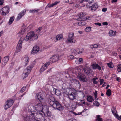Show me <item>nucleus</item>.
Listing matches in <instances>:
<instances>
[{"label":"nucleus","instance_id":"nucleus-1","mask_svg":"<svg viewBox=\"0 0 121 121\" xmlns=\"http://www.w3.org/2000/svg\"><path fill=\"white\" fill-rule=\"evenodd\" d=\"M28 108L29 110H31V112H33L38 117L39 115L41 116V114H42L43 110L46 109V105L40 103L35 104L33 106L31 104L29 106Z\"/></svg>","mask_w":121,"mask_h":121},{"label":"nucleus","instance_id":"nucleus-2","mask_svg":"<svg viewBox=\"0 0 121 121\" xmlns=\"http://www.w3.org/2000/svg\"><path fill=\"white\" fill-rule=\"evenodd\" d=\"M42 28L41 27H39L38 29L36 30V33L35 34L33 31L30 32L28 33L24 38V40L26 41H28L31 39L32 40H34L37 39L39 35L41 33Z\"/></svg>","mask_w":121,"mask_h":121},{"label":"nucleus","instance_id":"nucleus-3","mask_svg":"<svg viewBox=\"0 0 121 121\" xmlns=\"http://www.w3.org/2000/svg\"><path fill=\"white\" fill-rule=\"evenodd\" d=\"M48 101L50 105H52L54 108L60 111L62 110L63 108L61 105L55 99L54 97H49Z\"/></svg>","mask_w":121,"mask_h":121},{"label":"nucleus","instance_id":"nucleus-4","mask_svg":"<svg viewBox=\"0 0 121 121\" xmlns=\"http://www.w3.org/2000/svg\"><path fill=\"white\" fill-rule=\"evenodd\" d=\"M32 67V66L30 65L28 66L26 69L24 70L22 74L23 76H24L23 79L25 78L28 76V75L30 72Z\"/></svg>","mask_w":121,"mask_h":121},{"label":"nucleus","instance_id":"nucleus-5","mask_svg":"<svg viewBox=\"0 0 121 121\" xmlns=\"http://www.w3.org/2000/svg\"><path fill=\"white\" fill-rule=\"evenodd\" d=\"M74 37L73 33H69L67 39V42L71 43H75L76 40L74 39Z\"/></svg>","mask_w":121,"mask_h":121},{"label":"nucleus","instance_id":"nucleus-6","mask_svg":"<svg viewBox=\"0 0 121 121\" xmlns=\"http://www.w3.org/2000/svg\"><path fill=\"white\" fill-rule=\"evenodd\" d=\"M14 101L10 99L6 101L4 105V107L5 110L10 108L13 104Z\"/></svg>","mask_w":121,"mask_h":121},{"label":"nucleus","instance_id":"nucleus-7","mask_svg":"<svg viewBox=\"0 0 121 121\" xmlns=\"http://www.w3.org/2000/svg\"><path fill=\"white\" fill-rule=\"evenodd\" d=\"M30 115L31 116V118H30L29 117L27 116L24 118V121H33L35 120V114L33 112H31Z\"/></svg>","mask_w":121,"mask_h":121},{"label":"nucleus","instance_id":"nucleus-8","mask_svg":"<svg viewBox=\"0 0 121 121\" xmlns=\"http://www.w3.org/2000/svg\"><path fill=\"white\" fill-rule=\"evenodd\" d=\"M23 41L24 39L23 38H21L20 39L16 48V52H18L21 51L22 48V44Z\"/></svg>","mask_w":121,"mask_h":121},{"label":"nucleus","instance_id":"nucleus-9","mask_svg":"<svg viewBox=\"0 0 121 121\" xmlns=\"http://www.w3.org/2000/svg\"><path fill=\"white\" fill-rule=\"evenodd\" d=\"M36 99L39 100L42 103H44L45 102V100L43 98V95L41 93L36 94Z\"/></svg>","mask_w":121,"mask_h":121},{"label":"nucleus","instance_id":"nucleus-10","mask_svg":"<svg viewBox=\"0 0 121 121\" xmlns=\"http://www.w3.org/2000/svg\"><path fill=\"white\" fill-rule=\"evenodd\" d=\"M2 9V13L1 14L3 15H6L9 12V7L8 6L3 7Z\"/></svg>","mask_w":121,"mask_h":121},{"label":"nucleus","instance_id":"nucleus-11","mask_svg":"<svg viewBox=\"0 0 121 121\" xmlns=\"http://www.w3.org/2000/svg\"><path fill=\"white\" fill-rule=\"evenodd\" d=\"M111 111L113 114L117 119L119 118L120 116L117 113V111L116 107H112L111 109Z\"/></svg>","mask_w":121,"mask_h":121},{"label":"nucleus","instance_id":"nucleus-12","mask_svg":"<svg viewBox=\"0 0 121 121\" xmlns=\"http://www.w3.org/2000/svg\"><path fill=\"white\" fill-rule=\"evenodd\" d=\"M41 116L39 115L38 117H37L36 115V118H35V120L33 121H47L45 118L42 116V114H41Z\"/></svg>","mask_w":121,"mask_h":121},{"label":"nucleus","instance_id":"nucleus-13","mask_svg":"<svg viewBox=\"0 0 121 121\" xmlns=\"http://www.w3.org/2000/svg\"><path fill=\"white\" fill-rule=\"evenodd\" d=\"M26 11L25 9H24L19 14L16 18L17 20L18 21L25 14Z\"/></svg>","mask_w":121,"mask_h":121},{"label":"nucleus","instance_id":"nucleus-14","mask_svg":"<svg viewBox=\"0 0 121 121\" xmlns=\"http://www.w3.org/2000/svg\"><path fill=\"white\" fill-rule=\"evenodd\" d=\"M42 115L43 114L46 117H50L51 115V113L49 111L48 109V108L46 106V109L45 110H43V111Z\"/></svg>","mask_w":121,"mask_h":121},{"label":"nucleus","instance_id":"nucleus-15","mask_svg":"<svg viewBox=\"0 0 121 121\" xmlns=\"http://www.w3.org/2000/svg\"><path fill=\"white\" fill-rule=\"evenodd\" d=\"M78 78L83 82H86L87 81L85 77L81 73H79L78 76Z\"/></svg>","mask_w":121,"mask_h":121},{"label":"nucleus","instance_id":"nucleus-16","mask_svg":"<svg viewBox=\"0 0 121 121\" xmlns=\"http://www.w3.org/2000/svg\"><path fill=\"white\" fill-rule=\"evenodd\" d=\"M50 62H48L46 63L45 64L43 65L40 69V72H43L46 69L47 67L50 65Z\"/></svg>","mask_w":121,"mask_h":121},{"label":"nucleus","instance_id":"nucleus-17","mask_svg":"<svg viewBox=\"0 0 121 121\" xmlns=\"http://www.w3.org/2000/svg\"><path fill=\"white\" fill-rule=\"evenodd\" d=\"M9 56H7L4 58L2 60V63L3 66H4L8 62L9 59Z\"/></svg>","mask_w":121,"mask_h":121},{"label":"nucleus","instance_id":"nucleus-18","mask_svg":"<svg viewBox=\"0 0 121 121\" xmlns=\"http://www.w3.org/2000/svg\"><path fill=\"white\" fill-rule=\"evenodd\" d=\"M39 48L38 46L34 47L32 50L31 54H36L39 51Z\"/></svg>","mask_w":121,"mask_h":121},{"label":"nucleus","instance_id":"nucleus-19","mask_svg":"<svg viewBox=\"0 0 121 121\" xmlns=\"http://www.w3.org/2000/svg\"><path fill=\"white\" fill-rule=\"evenodd\" d=\"M68 97L71 100H73L75 99L76 97V95L75 93L73 92L67 95Z\"/></svg>","mask_w":121,"mask_h":121},{"label":"nucleus","instance_id":"nucleus-20","mask_svg":"<svg viewBox=\"0 0 121 121\" xmlns=\"http://www.w3.org/2000/svg\"><path fill=\"white\" fill-rule=\"evenodd\" d=\"M91 65L92 66V68L94 69H98L99 70H100L101 69V67L97 64H91Z\"/></svg>","mask_w":121,"mask_h":121},{"label":"nucleus","instance_id":"nucleus-21","mask_svg":"<svg viewBox=\"0 0 121 121\" xmlns=\"http://www.w3.org/2000/svg\"><path fill=\"white\" fill-rule=\"evenodd\" d=\"M59 59L58 56V55H56L53 56L50 59V60L52 62H55L57 61Z\"/></svg>","mask_w":121,"mask_h":121},{"label":"nucleus","instance_id":"nucleus-22","mask_svg":"<svg viewBox=\"0 0 121 121\" xmlns=\"http://www.w3.org/2000/svg\"><path fill=\"white\" fill-rule=\"evenodd\" d=\"M98 5L96 3H95L93 4L90 8H91V10L92 11H95L98 8Z\"/></svg>","mask_w":121,"mask_h":121},{"label":"nucleus","instance_id":"nucleus-23","mask_svg":"<svg viewBox=\"0 0 121 121\" xmlns=\"http://www.w3.org/2000/svg\"><path fill=\"white\" fill-rule=\"evenodd\" d=\"M69 80L72 83H74L76 84H78L80 86L81 85L80 84L79 81H77L76 79H73L72 78H70Z\"/></svg>","mask_w":121,"mask_h":121},{"label":"nucleus","instance_id":"nucleus-24","mask_svg":"<svg viewBox=\"0 0 121 121\" xmlns=\"http://www.w3.org/2000/svg\"><path fill=\"white\" fill-rule=\"evenodd\" d=\"M24 61L25 65L26 66L29 62V60L28 57L26 56H25L24 58Z\"/></svg>","mask_w":121,"mask_h":121},{"label":"nucleus","instance_id":"nucleus-25","mask_svg":"<svg viewBox=\"0 0 121 121\" xmlns=\"http://www.w3.org/2000/svg\"><path fill=\"white\" fill-rule=\"evenodd\" d=\"M87 100L89 102H93L94 100L93 97L91 96H87Z\"/></svg>","mask_w":121,"mask_h":121},{"label":"nucleus","instance_id":"nucleus-26","mask_svg":"<svg viewBox=\"0 0 121 121\" xmlns=\"http://www.w3.org/2000/svg\"><path fill=\"white\" fill-rule=\"evenodd\" d=\"M62 38V35H57V36L56 37V38H55L56 40V41L61 40Z\"/></svg>","mask_w":121,"mask_h":121},{"label":"nucleus","instance_id":"nucleus-27","mask_svg":"<svg viewBox=\"0 0 121 121\" xmlns=\"http://www.w3.org/2000/svg\"><path fill=\"white\" fill-rule=\"evenodd\" d=\"M109 35L111 36H113L115 35L116 31L111 30L109 31Z\"/></svg>","mask_w":121,"mask_h":121},{"label":"nucleus","instance_id":"nucleus-28","mask_svg":"<svg viewBox=\"0 0 121 121\" xmlns=\"http://www.w3.org/2000/svg\"><path fill=\"white\" fill-rule=\"evenodd\" d=\"M96 121H103L102 119L100 117V115H97L96 116Z\"/></svg>","mask_w":121,"mask_h":121},{"label":"nucleus","instance_id":"nucleus-29","mask_svg":"<svg viewBox=\"0 0 121 121\" xmlns=\"http://www.w3.org/2000/svg\"><path fill=\"white\" fill-rule=\"evenodd\" d=\"M14 16L12 17H10L9 22V25L11 24L13 22L14 20Z\"/></svg>","mask_w":121,"mask_h":121},{"label":"nucleus","instance_id":"nucleus-30","mask_svg":"<svg viewBox=\"0 0 121 121\" xmlns=\"http://www.w3.org/2000/svg\"><path fill=\"white\" fill-rule=\"evenodd\" d=\"M83 49L82 48H80L77 49V52L78 54L81 53H82V52L83 51Z\"/></svg>","mask_w":121,"mask_h":121},{"label":"nucleus","instance_id":"nucleus-31","mask_svg":"<svg viewBox=\"0 0 121 121\" xmlns=\"http://www.w3.org/2000/svg\"><path fill=\"white\" fill-rule=\"evenodd\" d=\"M55 93L57 96H59L61 95L60 91L58 89H55Z\"/></svg>","mask_w":121,"mask_h":121},{"label":"nucleus","instance_id":"nucleus-32","mask_svg":"<svg viewBox=\"0 0 121 121\" xmlns=\"http://www.w3.org/2000/svg\"><path fill=\"white\" fill-rule=\"evenodd\" d=\"M98 45L97 44H94L90 46V48L92 49H95L97 48L98 47Z\"/></svg>","mask_w":121,"mask_h":121},{"label":"nucleus","instance_id":"nucleus-33","mask_svg":"<svg viewBox=\"0 0 121 121\" xmlns=\"http://www.w3.org/2000/svg\"><path fill=\"white\" fill-rule=\"evenodd\" d=\"M84 73L87 74L90 73V71H91V69L87 70L86 68H84Z\"/></svg>","mask_w":121,"mask_h":121},{"label":"nucleus","instance_id":"nucleus-34","mask_svg":"<svg viewBox=\"0 0 121 121\" xmlns=\"http://www.w3.org/2000/svg\"><path fill=\"white\" fill-rule=\"evenodd\" d=\"M85 102L84 101V100H82L80 101V102L78 103V104H79V105L81 106H82L83 105V104H85Z\"/></svg>","mask_w":121,"mask_h":121},{"label":"nucleus","instance_id":"nucleus-35","mask_svg":"<svg viewBox=\"0 0 121 121\" xmlns=\"http://www.w3.org/2000/svg\"><path fill=\"white\" fill-rule=\"evenodd\" d=\"M85 14H84L83 13H81L79 15V17L81 20H82V18L84 16Z\"/></svg>","mask_w":121,"mask_h":121},{"label":"nucleus","instance_id":"nucleus-36","mask_svg":"<svg viewBox=\"0 0 121 121\" xmlns=\"http://www.w3.org/2000/svg\"><path fill=\"white\" fill-rule=\"evenodd\" d=\"M111 91L110 89H109L107 90L106 93L107 95L108 96H110L111 95Z\"/></svg>","mask_w":121,"mask_h":121},{"label":"nucleus","instance_id":"nucleus-37","mask_svg":"<svg viewBox=\"0 0 121 121\" xmlns=\"http://www.w3.org/2000/svg\"><path fill=\"white\" fill-rule=\"evenodd\" d=\"M117 70L119 72H121V65L118 64L117 66Z\"/></svg>","mask_w":121,"mask_h":121},{"label":"nucleus","instance_id":"nucleus-38","mask_svg":"<svg viewBox=\"0 0 121 121\" xmlns=\"http://www.w3.org/2000/svg\"><path fill=\"white\" fill-rule=\"evenodd\" d=\"M93 104L94 105L97 107L99 106L100 104L97 101L94 102Z\"/></svg>","mask_w":121,"mask_h":121},{"label":"nucleus","instance_id":"nucleus-39","mask_svg":"<svg viewBox=\"0 0 121 121\" xmlns=\"http://www.w3.org/2000/svg\"><path fill=\"white\" fill-rule=\"evenodd\" d=\"M39 9H37V10H35V9H34V10H30V12L31 13H34L35 12H38L39 11Z\"/></svg>","mask_w":121,"mask_h":121},{"label":"nucleus","instance_id":"nucleus-40","mask_svg":"<svg viewBox=\"0 0 121 121\" xmlns=\"http://www.w3.org/2000/svg\"><path fill=\"white\" fill-rule=\"evenodd\" d=\"M91 27H87L85 29V30L86 31L89 32L91 30Z\"/></svg>","mask_w":121,"mask_h":121},{"label":"nucleus","instance_id":"nucleus-41","mask_svg":"<svg viewBox=\"0 0 121 121\" xmlns=\"http://www.w3.org/2000/svg\"><path fill=\"white\" fill-rule=\"evenodd\" d=\"M74 58V56L73 55H70L68 56V59L69 60H71L73 59Z\"/></svg>","mask_w":121,"mask_h":121},{"label":"nucleus","instance_id":"nucleus-42","mask_svg":"<svg viewBox=\"0 0 121 121\" xmlns=\"http://www.w3.org/2000/svg\"><path fill=\"white\" fill-rule=\"evenodd\" d=\"M107 64L109 67L111 68H112L113 67V65L112 63L110 62L109 63H107Z\"/></svg>","mask_w":121,"mask_h":121},{"label":"nucleus","instance_id":"nucleus-43","mask_svg":"<svg viewBox=\"0 0 121 121\" xmlns=\"http://www.w3.org/2000/svg\"><path fill=\"white\" fill-rule=\"evenodd\" d=\"M53 3L52 4L48 5V4L47 6L46 7V8H49L51 7H53L54 5H55Z\"/></svg>","mask_w":121,"mask_h":121},{"label":"nucleus","instance_id":"nucleus-44","mask_svg":"<svg viewBox=\"0 0 121 121\" xmlns=\"http://www.w3.org/2000/svg\"><path fill=\"white\" fill-rule=\"evenodd\" d=\"M24 31L25 29H24V28H22L21 30L19 32L20 34H23L24 33Z\"/></svg>","mask_w":121,"mask_h":121},{"label":"nucleus","instance_id":"nucleus-45","mask_svg":"<svg viewBox=\"0 0 121 121\" xmlns=\"http://www.w3.org/2000/svg\"><path fill=\"white\" fill-rule=\"evenodd\" d=\"M92 81L94 84H97L98 82L96 80H95V78H93L92 79Z\"/></svg>","mask_w":121,"mask_h":121},{"label":"nucleus","instance_id":"nucleus-46","mask_svg":"<svg viewBox=\"0 0 121 121\" xmlns=\"http://www.w3.org/2000/svg\"><path fill=\"white\" fill-rule=\"evenodd\" d=\"M26 88V87H22L21 89V92H24L25 91V90Z\"/></svg>","mask_w":121,"mask_h":121},{"label":"nucleus","instance_id":"nucleus-47","mask_svg":"<svg viewBox=\"0 0 121 121\" xmlns=\"http://www.w3.org/2000/svg\"><path fill=\"white\" fill-rule=\"evenodd\" d=\"M79 64H80L83 61V59L82 58H80L79 59Z\"/></svg>","mask_w":121,"mask_h":121},{"label":"nucleus","instance_id":"nucleus-48","mask_svg":"<svg viewBox=\"0 0 121 121\" xmlns=\"http://www.w3.org/2000/svg\"><path fill=\"white\" fill-rule=\"evenodd\" d=\"M82 19V20H81L82 21H81L82 23V26L85 25L86 24V23Z\"/></svg>","mask_w":121,"mask_h":121},{"label":"nucleus","instance_id":"nucleus-49","mask_svg":"<svg viewBox=\"0 0 121 121\" xmlns=\"http://www.w3.org/2000/svg\"><path fill=\"white\" fill-rule=\"evenodd\" d=\"M104 80L103 79H101L100 80V85H101L104 82Z\"/></svg>","mask_w":121,"mask_h":121},{"label":"nucleus","instance_id":"nucleus-50","mask_svg":"<svg viewBox=\"0 0 121 121\" xmlns=\"http://www.w3.org/2000/svg\"><path fill=\"white\" fill-rule=\"evenodd\" d=\"M107 10V9L106 8H103L102 10V11L103 12H106Z\"/></svg>","mask_w":121,"mask_h":121},{"label":"nucleus","instance_id":"nucleus-51","mask_svg":"<svg viewBox=\"0 0 121 121\" xmlns=\"http://www.w3.org/2000/svg\"><path fill=\"white\" fill-rule=\"evenodd\" d=\"M97 91H95V92L94 93V95H95V98L97 97Z\"/></svg>","mask_w":121,"mask_h":121},{"label":"nucleus","instance_id":"nucleus-52","mask_svg":"<svg viewBox=\"0 0 121 121\" xmlns=\"http://www.w3.org/2000/svg\"><path fill=\"white\" fill-rule=\"evenodd\" d=\"M82 68V66H78L76 67V69H77L78 70H79V69H80V68Z\"/></svg>","mask_w":121,"mask_h":121},{"label":"nucleus","instance_id":"nucleus-53","mask_svg":"<svg viewBox=\"0 0 121 121\" xmlns=\"http://www.w3.org/2000/svg\"><path fill=\"white\" fill-rule=\"evenodd\" d=\"M82 22L81 21H80L78 23V24L79 26H82Z\"/></svg>","mask_w":121,"mask_h":121},{"label":"nucleus","instance_id":"nucleus-54","mask_svg":"<svg viewBox=\"0 0 121 121\" xmlns=\"http://www.w3.org/2000/svg\"><path fill=\"white\" fill-rule=\"evenodd\" d=\"M3 1V0H0V5H2L4 3Z\"/></svg>","mask_w":121,"mask_h":121},{"label":"nucleus","instance_id":"nucleus-55","mask_svg":"<svg viewBox=\"0 0 121 121\" xmlns=\"http://www.w3.org/2000/svg\"><path fill=\"white\" fill-rule=\"evenodd\" d=\"M95 25H98L99 26H101V23H99V22H98L97 23H95Z\"/></svg>","mask_w":121,"mask_h":121},{"label":"nucleus","instance_id":"nucleus-56","mask_svg":"<svg viewBox=\"0 0 121 121\" xmlns=\"http://www.w3.org/2000/svg\"><path fill=\"white\" fill-rule=\"evenodd\" d=\"M104 25H106L108 24L107 22H104L102 23Z\"/></svg>","mask_w":121,"mask_h":121},{"label":"nucleus","instance_id":"nucleus-57","mask_svg":"<svg viewBox=\"0 0 121 121\" xmlns=\"http://www.w3.org/2000/svg\"><path fill=\"white\" fill-rule=\"evenodd\" d=\"M75 62L77 64H79V60H76Z\"/></svg>","mask_w":121,"mask_h":121},{"label":"nucleus","instance_id":"nucleus-58","mask_svg":"<svg viewBox=\"0 0 121 121\" xmlns=\"http://www.w3.org/2000/svg\"><path fill=\"white\" fill-rule=\"evenodd\" d=\"M77 50H74L73 51V52L74 53H77Z\"/></svg>","mask_w":121,"mask_h":121},{"label":"nucleus","instance_id":"nucleus-59","mask_svg":"<svg viewBox=\"0 0 121 121\" xmlns=\"http://www.w3.org/2000/svg\"><path fill=\"white\" fill-rule=\"evenodd\" d=\"M59 2L58 1H56L55 3H54V4L55 5H56L57 4H58V3H59Z\"/></svg>","mask_w":121,"mask_h":121},{"label":"nucleus","instance_id":"nucleus-60","mask_svg":"<svg viewBox=\"0 0 121 121\" xmlns=\"http://www.w3.org/2000/svg\"><path fill=\"white\" fill-rule=\"evenodd\" d=\"M117 80L118 82L120 81V78L119 77H117Z\"/></svg>","mask_w":121,"mask_h":121},{"label":"nucleus","instance_id":"nucleus-61","mask_svg":"<svg viewBox=\"0 0 121 121\" xmlns=\"http://www.w3.org/2000/svg\"><path fill=\"white\" fill-rule=\"evenodd\" d=\"M89 17H86L84 18V20H87L88 19Z\"/></svg>","mask_w":121,"mask_h":121},{"label":"nucleus","instance_id":"nucleus-62","mask_svg":"<svg viewBox=\"0 0 121 121\" xmlns=\"http://www.w3.org/2000/svg\"><path fill=\"white\" fill-rule=\"evenodd\" d=\"M3 33V31H1L0 32V36Z\"/></svg>","mask_w":121,"mask_h":121},{"label":"nucleus","instance_id":"nucleus-63","mask_svg":"<svg viewBox=\"0 0 121 121\" xmlns=\"http://www.w3.org/2000/svg\"><path fill=\"white\" fill-rule=\"evenodd\" d=\"M78 33L80 34H82V32L81 31H79L78 32Z\"/></svg>","mask_w":121,"mask_h":121},{"label":"nucleus","instance_id":"nucleus-64","mask_svg":"<svg viewBox=\"0 0 121 121\" xmlns=\"http://www.w3.org/2000/svg\"><path fill=\"white\" fill-rule=\"evenodd\" d=\"M73 119H71L69 120V121H73Z\"/></svg>","mask_w":121,"mask_h":121}]
</instances>
